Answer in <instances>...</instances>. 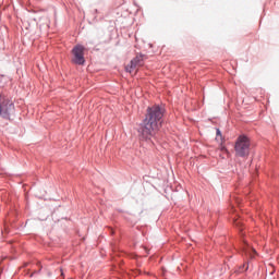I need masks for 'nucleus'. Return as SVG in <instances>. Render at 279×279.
<instances>
[{
	"instance_id": "9",
	"label": "nucleus",
	"mask_w": 279,
	"mask_h": 279,
	"mask_svg": "<svg viewBox=\"0 0 279 279\" xmlns=\"http://www.w3.org/2000/svg\"><path fill=\"white\" fill-rule=\"evenodd\" d=\"M61 276H64V272H62V270H61Z\"/></svg>"
},
{
	"instance_id": "3",
	"label": "nucleus",
	"mask_w": 279,
	"mask_h": 279,
	"mask_svg": "<svg viewBox=\"0 0 279 279\" xmlns=\"http://www.w3.org/2000/svg\"><path fill=\"white\" fill-rule=\"evenodd\" d=\"M14 109V102L7 96L0 95V117H10Z\"/></svg>"
},
{
	"instance_id": "6",
	"label": "nucleus",
	"mask_w": 279,
	"mask_h": 279,
	"mask_svg": "<svg viewBox=\"0 0 279 279\" xmlns=\"http://www.w3.org/2000/svg\"><path fill=\"white\" fill-rule=\"evenodd\" d=\"M243 251L245 252V254H256V250L250 247V244H246V246L243 247Z\"/></svg>"
},
{
	"instance_id": "2",
	"label": "nucleus",
	"mask_w": 279,
	"mask_h": 279,
	"mask_svg": "<svg viewBox=\"0 0 279 279\" xmlns=\"http://www.w3.org/2000/svg\"><path fill=\"white\" fill-rule=\"evenodd\" d=\"M252 143L250 142V137L245 135H240L234 145V151L236 158H247L250 156Z\"/></svg>"
},
{
	"instance_id": "8",
	"label": "nucleus",
	"mask_w": 279,
	"mask_h": 279,
	"mask_svg": "<svg viewBox=\"0 0 279 279\" xmlns=\"http://www.w3.org/2000/svg\"><path fill=\"white\" fill-rule=\"evenodd\" d=\"M221 150H222V151H228V150L226 149V147H222Z\"/></svg>"
},
{
	"instance_id": "10",
	"label": "nucleus",
	"mask_w": 279,
	"mask_h": 279,
	"mask_svg": "<svg viewBox=\"0 0 279 279\" xmlns=\"http://www.w3.org/2000/svg\"><path fill=\"white\" fill-rule=\"evenodd\" d=\"M235 226H239V222H235Z\"/></svg>"
},
{
	"instance_id": "5",
	"label": "nucleus",
	"mask_w": 279,
	"mask_h": 279,
	"mask_svg": "<svg viewBox=\"0 0 279 279\" xmlns=\"http://www.w3.org/2000/svg\"><path fill=\"white\" fill-rule=\"evenodd\" d=\"M74 64H84V46L77 45L72 49Z\"/></svg>"
},
{
	"instance_id": "7",
	"label": "nucleus",
	"mask_w": 279,
	"mask_h": 279,
	"mask_svg": "<svg viewBox=\"0 0 279 279\" xmlns=\"http://www.w3.org/2000/svg\"><path fill=\"white\" fill-rule=\"evenodd\" d=\"M216 135H217L216 138H219V137H220V140L223 138L222 135H221V131L219 129H217Z\"/></svg>"
},
{
	"instance_id": "4",
	"label": "nucleus",
	"mask_w": 279,
	"mask_h": 279,
	"mask_svg": "<svg viewBox=\"0 0 279 279\" xmlns=\"http://www.w3.org/2000/svg\"><path fill=\"white\" fill-rule=\"evenodd\" d=\"M145 64V59H143V54H137L133 60H131L130 64L125 66V70L128 73H134L136 75V72L141 66Z\"/></svg>"
},
{
	"instance_id": "1",
	"label": "nucleus",
	"mask_w": 279,
	"mask_h": 279,
	"mask_svg": "<svg viewBox=\"0 0 279 279\" xmlns=\"http://www.w3.org/2000/svg\"><path fill=\"white\" fill-rule=\"evenodd\" d=\"M162 117H165V109L155 105L148 107L146 116L143 122V126L140 129V136L144 141H148L151 136H156V132L160 130L162 125Z\"/></svg>"
}]
</instances>
